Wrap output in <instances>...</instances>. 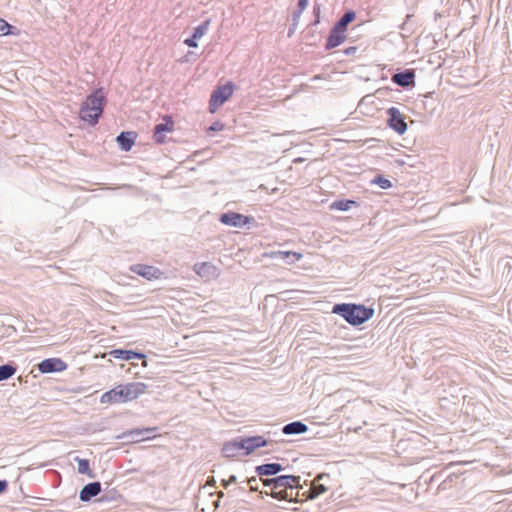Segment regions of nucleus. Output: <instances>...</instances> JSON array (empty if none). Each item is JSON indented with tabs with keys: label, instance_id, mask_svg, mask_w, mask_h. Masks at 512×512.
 Here are the masks:
<instances>
[{
	"label": "nucleus",
	"instance_id": "1",
	"mask_svg": "<svg viewBox=\"0 0 512 512\" xmlns=\"http://www.w3.org/2000/svg\"><path fill=\"white\" fill-rule=\"evenodd\" d=\"M147 385L142 382H131L125 385H118L115 388L102 394L100 402L107 403H126L138 398L143 394Z\"/></svg>",
	"mask_w": 512,
	"mask_h": 512
},
{
	"label": "nucleus",
	"instance_id": "2",
	"mask_svg": "<svg viewBox=\"0 0 512 512\" xmlns=\"http://www.w3.org/2000/svg\"><path fill=\"white\" fill-rule=\"evenodd\" d=\"M332 313L343 317L350 325L359 326L373 317L374 309L361 304L339 303L333 306Z\"/></svg>",
	"mask_w": 512,
	"mask_h": 512
},
{
	"label": "nucleus",
	"instance_id": "3",
	"mask_svg": "<svg viewBox=\"0 0 512 512\" xmlns=\"http://www.w3.org/2000/svg\"><path fill=\"white\" fill-rule=\"evenodd\" d=\"M300 476L280 475L275 477V490L271 493L277 500H291L293 498V489L300 487Z\"/></svg>",
	"mask_w": 512,
	"mask_h": 512
},
{
	"label": "nucleus",
	"instance_id": "4",
	"mask_svg": "<svg viewBox=\"0 0 512 512\" xmlns=\"http://www.w3.org/2000/svg\"><path fill=\"white\" fill-rule=\"evenodd\" d=\"M83 104H85L86 107L89 106V108H94L93 115L87 116L91 119V125H96L103 113L105 104V96L102 92V89H98L94 93L90 94L83 102Z\"/></svg>",
	"mask_w": 512,
	"mask_h": 512
},
{
	"label": "nucleus",
	"instance_id": "5",
	"mask_svg": "<svg viewBox=\"0 0 512 512\" xmlns=\"http://www.w3.org/2000/svg\"><path fill=\"white\" fill-rule=\"evenodd\" d=\"M234 85L231 82L226 83L225 85L218 86L211 94L209 101V108L211 112H215V110L224 104L226 100L233 94Z\"/></svg>",
	"mask_w": 512,
	"mask_h": 512
},
{
	"label": "nucleus",
	"instance_id": "6",
	"mask_svg": "<svg viewBox=\"0 0 512 512\" xmlns=\"http://www.w3.org/2000/svg\"><path fill=\"white\" fill-rule=\"evenodd\" d=\"M329 474L326 473H320L316 476V478L311 482L310 487L308 490L304 491L302 493L303 496L306 497V499H315L319 495L325 493L327 491V487L324 483L325 479H329Z\"/></svg>",
	"mask_w": 512,
	"mask_h": 512
},
{
	"label": "nucleus",
	"instance_id": "7",
	"mask_svg": "<svg viewBox=\"0 0 512 512\" xmlns=\"http://www.w3.org/2000/svg\"><path fill=\"white\" fill-rule=\"evenodd\" d=\"M387 114L389 116L387 121L388 126L398 134H404L407 131V124L399 109L391 107L387 110Z\"/></svg>",
	"mask_w": 512,
	"mask_h": 512
},
{
	"label": "nucleus",
	"instance_id": "8",
	"mask_svg": "<svg viewBox=\"0 0 512 512\" xmlns=\"http://www.w3.org/2000/svg\"><path fill=\"white\" fill-rule=\"evenodd\" d=\"M219 220L224 225L241 228L253 221V218L236 212H227L223 213Z\"/></svg>",
	"mask_w": 512,
	"mask_h": 512
},
{
	"label": "nucleus",
	"instance_id": "9",
	"mask_svg": "<svg viewBox=\"0 0 512 512\" xmlns=\"http://www.w3.org/2000/svg\"><path fill=\"white\" fill-rule=\"evenodd\" d=\"M163 120L164 122L156 124L153 130V139L157 144L165 143V133L174 129V122L170 116H165Z\"/></svg>",
	"mask_w": 512,
	"mask_h": 512
},
{
	"label": "nucleus",
	"instance_id": "10",
	"mask_svg": "<svg viewBox=\"0 0 512 512\" xmlns=\"http://www.w3.org/2000/svg\"><path fill=\"white\" fill-rule=\"evenodd\" d=\"M67 368V364L60 358H48L38 364L41 373L62 372Z\"/></svg>",
	"mask_w": 512,
	"mask_h": 512
},
{
	"label": "nucleus",
	"instance_id": "11",
	"mask_svg": "<svg viewBox=\"0 0 512 512\" xmlns=\"http://www.w3.org/2000/svg\"><path fill=\"white\" fill-rule=\"evenodd\" d=\"M392 81L402 88L412 87L415 85V72L412 69H405L395 73L392 76Z\"/></svg>",
	"mask_w": 512,
	"mask_h": 512
},
{
	"label": "nucleus",
	"instance_id": "12",
	"mask_svg": "<svg viewBox=\"0 0 512 512\" xmlns=\"http://www.w3.org/2000/svg\"><path fill=\"white\" fill-rule=\"evenodd\" d=\"M156 429H157L156 427H148V428H143V429L137 428V429H133V430L124 432L118 438L128 439L129 441H132V442H139L145 438L150 439L151 437L148 436V434L155 432Z\"/></svg>",
	"mask_w": 512,
	"mask_h": 512
},
{
	"label": "nucleus",
	"instance_id": "13",
	"mask_svg": "<svg viewBox=\"0 0 512 512\" xmlns=\"http://www.w3.org/2000/svg\"><path fill=\"white\" fill-rule=\"evenodd\" d=\"M131 270L147 280L157 279L162 274L158 268L144 264L133 265Z\"/></svg>",
	"mask_w": 512,
	"mask_h": 512
},
{
	"label": "nucleus",
	"instance_id": "14",
	"mask_svg": "<svg viewBox=\"0 0 512 512\" xmlns=\"http://www.w3.org/2000/svg\"><path fill=\"white\" fill-rule=\"evenodd\" d=\"M101 492V483L98 481L86 484L79 493V499L82 502H89L93 497Z\"/></svg>",
	"mask_w": 512,
	"mask_h": 512
},
{
	"label": "nucleus",
	"instance_id": "15",
	"mask_svg": "<svg viewBox=\"0 0 512 512\" xmlns=\"http://www.w3.org/2000/svg\"><path fill=\"white\" fill-rule=\"evenodd\" d=\"M282 470H284V467L280 463H276V462L265 463L262 465H258L255 468V472H256L257 476H259V477L273 476V475H276L277 473L281 472Z\"/></svg>",
	"mask_w": 512,
	"mask_h": 512
},
{
	"label": "nucleus",
	"instance_id": "16",
	"mask_svg": "<svg viewBox=\"0 0 512 512\" xmlns=\"http://www.w3.org/2000/svg\"><path fill=\"white\" fill-rule=\"evenodd\" d=\"M345 40V32L336 29L333 26L331 29L329 36L326 40L325 49L331 50L337 46H339Z\"/></svg>",
	"mask_w": 512,
	"mask_h": 512
},
{
	"label": "nucleus",
	"instance_id": "17",
	"mask_svg": "<svg viewBox=\"0 0 512 512\" xmlns=\"http://www.w3.org/2000/svg\"><path fill=\"white\" fill-rule=\"evenodd\" d=\"M194 271L201 277L214 278L219 275L217 268L208 262L196 264Z\"/></svg>",
	"mask_w": 512,
	"mask_h": 512
},
{
	"label": "nucleus",
	"instance_id": "18",
	"mask_svg": "<svg viewBox=\"0 0 512 512\" xmlns=\"http://www.w3.org/2000/svg\"><path fill=\"white\" fill-rule=\"evenodd\" d=\"M136 139V134L134 132H121L117 138L116 141L119 144L120 148L123 151H130L132 146L134 145Z\"/></svg>",
	"mask_w": 512,
	"mask_h": 512
},
{
	"label": "nucleus",
	"instance_id": "19",
	"mask_svg": "<svg viewBox=\"0 0 512 512\" xmlns=\"http://www.w3.org/2000/svg\"><path fill=\"white\" fill-rule=\"evenodd\" d=\"M308 430V426L301 421H294L284 425L282 432L286 435H299Z\"/></svg>",
	"mask_w": 512,
	"mask_h": 512
},
{
	"label": "nucleus",
	"instance_id": "20",
	"mask_svg": "<svg viewBox=\"0 0 512 512\" xmlns=\"http://www.w3.org/2000/svg\"><path fill=\"white\" fill-rule=\"evenodd\" d=\"M246 443V453L245 455H249L257 448L264 447L267 445V440L262 436H252L245 438Z\"/></svg>",
	"mask_w": 512,
	"mask_h": 512
},
{
	"label": "nucleus",
	"instance_id": "21",
	"mask_svg": "<svg viewBox=\"0 0 512 512\" xmlns=\"http://www.w3.org/2000/svg\"><path fill=\"white\" fill-rule=\"evenodd\" d=\"M356 18V13L352 10L346 11L335 23L336 29L346 32L348 25Z\"/></svg>",
	"mask_w": 512,
	"mask_h": 512
},
{
	"label": "nucleus",
	"instance_id": "22",
	"mask_svg": "<svg viewBox=\"0 0 512 512\" xmlns=\"http://www.w3.org/2000/svg\"><path fill=\"white\" fill-rule=\"evenodd\" d=\"M20 30L11 24H9L6 20L3 18H0V36H6V35H19Z\"/></svg>",
	"mask_w": 512,
	"mask_h": 512
},
{
	"label": "nucleus",
	"instance_id": "23",
	"mask_svg": "<svg viewBox=\"0 0 512 512\" xmlns=\"http://www.w3.org/2000/svg\"><path fill=\"white\" fill-rule=\"evenodd\" d=\"M75 461L78 464V473L86 474L90 478H94L95 477V474L90 469L89 460L76 457Z\"/></svg>",
	"mask_w": 512,
	"mask_h": 512
},
{
	"label": "nucleus",
	"instance_id": "24",
	"mask_svg": "<svg viewBox=\"0 0 512 512\" xmlns=\"http://www.w3.org/2000/svg\"><path fill=\"white\" fill-rule=\"evenodd\" d=\"M353 206H357V202L354 200L344 199V200H337L334 201L331 205L332 209H336L339 211H348Z\"/></svg>",
	"mask_w": 512,
	"mask_h": 512
},
{
	"label": "nucleus",
	"instance_id": "25",
	"mask_svg": "<svg viewBox=\"0 0 512 512\" xmlns=\"http://www.w3.org/2000/svg\"><path fill=\"white\" fill-rule=\"evenodd\" d=\"M16 372L13 364L0 365V381H4L12 377Z\"/></svg>",
	"mask_w": 512,
	"mask_h": 512
},
{
	"label": "nucleus",
	"instance_id": "26",
	"mask_svg": "<svg viewBox=\"0 0 512 512\" xmlns=\"http://www.w3.org/2000/svg\"><path fill=\"white\" fill-rule=\"evenodd\" d=\"M110 355L117 359L131 360V359H133V355H135V351L124 350V349H114L110 352Z\"/></svg>",
	"mask_w": 512,
	"mask_h": 512
},
{
	"label": "nucleus",
	"instance_id": "27",
	"mask_svg": "<svg viewBox=\"0 0 512 512\" xmlns=\"http://www.w3.org/2000/svg\"><path fill=\"white\" fill-rule=\"evenodd\" d=\"M238 450L232 441L226 442L222 448V454L224 457L233 458L238 455Z\"/></svg>",
	"mask_w": 512,
	"mask_h": 512
},
{
	"label": "nucleus",
	"instance_id": "28",
	"mask_svg": "<svg viewBox=\"0 0 512 512\" xmlns=\"http://www.w3.org/2000/svg\"><path fill=\"white\" fill-rule=\"evenodd\" d=\"M302 258H303V254H301L299 252L285 251L281 259H284L286 264L291 265L297 261H300Z\"/></svg>",
	"mask_w": 512,
	"mask_h": 512
},
{
	"label": "nucleus",
	"instance_id": "29",
	"mask_svg": "<svg viewBox=\"0 0 512 512\" xmlns=\"http://www.w3.org/2000/svg\"><path fill=\"white\" fill-rule=\"evenodd\" d=\"M209 25H210V19H207L204 22H202L199 26H197L193 32L194 39L198 40V39L202 38L207 33V31L209 29Z\"/></svg>",
	"mask_w": 512,
	"mask_h": 512
},
{
	"label": "nucleus",
	"instance_id": "30",
	"mask_svg": "<svg viewBox=\"0 0 512 512\" xmlns=\"http://www.w3.org/2000/svg\"><path fill=\"white\" fill-rule=\"evenodd\" d=\"M372 184L378 185L382 189H389L392 187V183L389 179L385 178L382 175H377L372 181Z\"/></svg>",
	"mask_w": 512,
	"mask_h": 512
},
{
	"label": "nucleus",
	"instance_id": "31",
	"mask_svg": "<svg viewBox=\"0 0 512 512\" xmlns=\"http://www.w3.org/2000/svg\"><path fill=\"white\" fill-rule=\"evenodd\" d=\"M93 113H94V108H89V106L86 107V105L82 103L81 108H80V118L83 121L91 124V119L86 115H93Z\"/></svg>",
	"mask_w": 512,
	"mask_h": 512
},
{
	"label": "nucleus",
	"instance_id": "32",
	"mask_svg": "<svg viewBox=\"0 0 512 512\" xmlns=\"http://www.w3.org/2000/svg\"><path fill=\"white\" fill-rule=\"evenodd\" d=\"M247 484L249 485L251 491L258 490V478L256 476H252V477L248 478Z\"/></svg>",
	"mask_w": 512,
	"mask_h": 512
},
{
	"label": "nucleus",
	"instance_id": "33",
	"mask_svg": "<svg viewBox=\"0 0 512 512\" xmlns=\"http://www.w3.org/2000/svg\"><path fill=\"white\" fill-rule=\"evenodd\" d=\"M232 442L235 444L236 449L238 450V452L241 451V450H245L246 451L245 438L235 439Z\"/></svg>",
	"mask_w": 512,
	"mask_h": 512
},
{
	"label": "nucleus",
	"instance_id": "34",
	"mask_svg": "<svg viewBox=\"0 0 512 512\" xmlns=\"http://www.w3.org/2000/svg\"><path fill=\"white\" fill-rule=\"evenodd\" d=\"M184 44L190 48H196L198 46L197 39H194L193 35L190 38L185 39Z\"/></svg>",
	"mask_w": 512,
	"mask_h": 512
},
{
	"label": "nucleus",
	"instance_id": "35",
	"mask_svg": "<svg viewBox=\"0 0 512 512\" xmlns=\"http://www.w3.org/2000/svg\"><path fill=\"white\" fill-rule=\"evenodd\" d=\"M261 481H262L264 486L270 487L272 492L275 490V484L273 483V481H275V477L274 478L261 479Z\"/></svg>",
	"mask_w": 512,
	"mask_h": 512
},
{
	"label": "nucleus",
	"instance_id": "36",
	"mask_svg": "<svg viewBox=\"0 0 512 512\" xmlns=\"http://www.w3.org/2000/svg\"><path fill=\"white\" fill-rule=\"evenodd\" d=\"M313 13H314V16H315L314 24L316 25V24H318L320 22V13H321V9H320V6L318 4L314 5Z\"/></svg>",
	"mask_w": 512,
	"mask_h": 512
},
{
	"label": "nucleus",
	"instance_id": "37",
	"mask_svg": "<svg viewBox=\"0 0 512 512\" xmlns=\"http://www.w3.org/2000/svg\"><path fill=\"white\" fill-rule=\"evenodd\" d=\"M224 128V124L221 122H214L210 127L209 131H221Z\"/></svg>",
	"mask_w": 512,
	"mask_h": 512
},
{
	"label": "nucleus",
	"instance_id": "38",
	"mask_svg": "<svg viewBox=\"0 0 512 512\" xmlns=\"http://www.w3.org/2000/svg\"><path fill=\"white\" fill-rule=\"evenodd\" d=\"M301 14H302V11H299L297 9L293 12V16H292L293 26L298 25Z\"/></svg>",
	"mask_w": 512,
	"mask_h": 512
},
{
	"label": "nucleus",
	"instance_id": "39",
	"mask_svg": "<svg viewBox=\"0 0 512 512\" xmlns=\"http://www.w3.org/2000/svg\"><path fill=\"white\" fill-rule=\"evenodd\" d=\"M237 481V477L235 475H231L228 480H222V486L227 488L230 484L235 483Z\"/></svg>",
	"mask_w": 512,
	"mask_h": 512
},
{
	"label": "nucleus",
	"instance_id": "40",
	"mask_svg": "<svg viewBox=\"0 0 512 512\" xmlns=\"http://www.w3.org/2000/svg\"><path fill=\"white\" fill-rule=\"evenodd\" d=\"M307 6H308V0H298L297 10L303 12Z\"/></svg>",
	"mask_w": 512,
	"mask_h": 512
},
{
	"label": "nucleus",
	"instance_id": "41",
	"mask_svg": "<svg viewBox=\"0 0 512 512\" xmlns=\"http://www.w3.org/2000/svg\"><path fill=\"white\" fill-rule=\"evenodd\" d=\"M285 251H272L268 254L269 257L276 259V258H282Z\"/></svg>",
	"mask_w": 512,
	"mask_h": 512
},
{
	"label": "nucleus",
	"instance_id": "42",
	"mask_svg": "<svg viewBox=\"0 0 512 512\" xmlns=\"http://www.w3.org/2000/svg\"><path fill=\"white\" fill-rule=\"evenodd\" d=\"M357 51V47L355 46H351V47H348L344 50V53L347 55V56H350V55H354Z\"/></svg>",
	"mask_w": 512,
	"mask_h": 512
},
{
	"label": "nucleus",
	"instance_id": "43",
	"mask_svg": "<svg viewBox=\"0 0 512 512\" xmlns=\"http://www.w3.org/2000/svg\"><path fill=\"white\" fill-rule=\"evenodd\" d=\"M8 483L6 480L0 479V494L3 493L7 489Z\"/></svg>",
	"mask_w": 512,
	"mask_h": 512
},
{
	"label": "nucleus",
	"instance_id": "44",
	"mask_svg": "<svg viewBox=\"0 0 512 512\" xmlns=\"http://www.w3.org/2000/svg\"><path fill=\"white\" fill-rule=\"evenodd\" d=\"M145 358V355L143 353L135 352V355H133V359H143Z\"/></svg>",
	"mask_w": 512,
	"mask_h": 512
},
{
	"label": "nucleus",
	"instance_id": "45",
	"mask_svg": "<svg viewBox=\"0 0 512 512\" xmlns=\"http://www.w3.org/2000/svg\"><path fill=\"white\" fill-rule=\"evenodd\" d=\"M410 17H411V15H409V14L406 16L405 22L400 26V28H401L402 30H404V29H405V26H406V24L408 23V21H409Z\"/></svg>",
	"mask_w": 512,
	"mask_h": 512
},
{
	"label": "nucleus",
	"instance_id": "46",
	"mask_svg": "<svg viewBox=\"0 0 512 512\" xmlns=\"http://www.w3.org/2000/svg\"><path fill=\"white\" fill-rule=\"evenodd\" d=\"M296 29V26L291 25V27L288 30V36L291 37Z\"/></svg>",
	"mask_w": 512,
	"mask_h": 512
}]
</instances>
